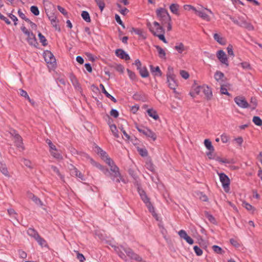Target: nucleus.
<instances>
[{
  "mask_svg": "<svg viewBox=\"0 0 262 262\" xmlns=\"http://www.w3.org/2000/svg\"><path fill=\"white\" fill-rule=\"evenodd\" d=\"M179 5L177 4H172L171 5H170V6H169V9H170V11L177 15H179Z\"/></svg>",
  "mask_w": 262,
  "mask_h": 262,
  "instance_id": "393cba45",
  "label": "nucleus"
},
{
  "mask_svg": "<svg viewBox=\"0 0 262 262\" xmlns=\"http://www.w3.org/2000/svg\"><path fill=\"white\" fill-rule=\"evenodd\" d=\"M110 115L115 118H117L119 116V113L117 110L112 109L110 112Z\"/></svg>",
  "mask_w": 262,
  "mask_h": 262,
  "instance_id": "774afa93",
  "label": "nucleus"
},
{
  "mask_svg": "<svg viewBox=\"0 0 262 262\" xmlns=\"http://www.w3.org/2000/svg\"><path fill=\"white\" fill-rule=\"evenodd\" d=\"M242 27H244L248 29L249 30H254V27L250 23L247 21H243L241 23Z\"/></svg>",
  "mask_w": 262,
  "mask_h": 262,
  "instance_id": "c03bdc74",
  "label": "nucleus"
},
{
  "mask_svg": "<svg viewBox=\"0 0 262 262\" xmlns=\"http://www.w3.org/2000/svg\"><path fill=\"white\" fill-rule=\"evenodd\" d=\"M70 171L71 176L78 177L81 180H84L83 175L74 166L72 165L71 168H70Z\"/></svg>",
  "mask_w": 262,
  "mask_h": 262,
  "instance_id": "a211bd4d",
  "label": "nucleus"
},
{
  "mask_svg": "<svg viewBox=\"0 0 262 262\" xmlns=\"http://www.w3.org/2000/svg\"><path fill=\"white\" fill-rule=\"evenodd\" d=\"M27 40L28 43L32 46H35V44L37 43L35 35L33 34V33L32 34H30L29 36H28Z\"/></svg>",
  "mask_w": 262,
  "mask_h": 262,
  "instance_id": "c85d7f7f",
  "label": "nucleus"
},
{
  "mask_svg": "<svg viewBox=\"0 0 262 262\" xmlns=\"http://www.w3.org/2000/svg\"><path fill=\"white\" fill-rule=\"evenodd\" d=\"M227 50L229 55L232 56L233 57L234 56V52L233 51V47L232 45H228V46L227 48Z\"/></svg>",
  "mask_w": 262,
  "mask_h": 262,
  "instance_id": "bf43d9fd",
  "label": "nucleus"
},
{
  "mask_svg": "<svg viewBox=\"0 0 262 262\" xmlns=\"http://www.w3.org/2000/svg\"><path fill=\"white\" fill-rule=\"evenodd\" d=\"M208 13L213 15V12L209 9H203L202 10H197L196 11L195 14L201 17L203 19L209 21L211 20V17L209 15Z\"/></svg>",
  "mask_w": 262,
  "mask_h": 262,
  "instance_id": "6e6552de",
  "label": "nucleus"
},
{
  "mask_svg": "<svg viewBox=\"0 0 262 262\" xmlns=\"http://www.w3.org/2000/svg\"><path fill=\"white\" fill-rule=\"evenodd\" d=\"M180 74L182 77H183L185 79H188L189 77V73L185 70L180 71Z\"/></svg>",
  "mask_w": 262,
  "mask_h": 262,
  "instance_id": "4d7b16f0",
  "label": "nucleus"
},
{
  "mask_svg": "<svg viewBox=\"0 0 262 262\" xmlns=\"http://www.w3.org/2000/svg\"><path fill=\"white\" fill-rule=\"evenodd\" d=\"M52 170L53 172H54L55 173H56L59 177H60L61 178H62V176L60 174L59 169L54 166H51V167Z\"/></svg>",
  "mask_w": 262,
  "mask_h": 262,
  "instance_id": "0e129e2a",
  "label": "nucleus"
},
{
  "mask_svg": "<svg viewBox=\"0 0 262 262\" xmlns=\"http://www.w3.org/2000/svg\"><path fill=\"white\" fill-rule=\"evenodd\" d=\"M97 5L99 7L101 11H102L105 7V4L103 0H95Z\"/></svg>",
  "mask_w": 262,
  "mask_h": 262,
  "instance_id": "603ef678",
  "label": "nucleus"
},
{
  "mask_svg": "<svg viewBox=\"0 0 262 262\" xmlns=\"http://www.w3.org/2000/svg\"><path fill=\"white\" fill-rule=\"evenodd\" d=\"M115 17L116 21L119 24H120L121 26H122L123 28H124V24H123L122 21L121 20L120 16H119V15L116 14Z\"/></svg>",
  "mask_w": 262,
  "mask_h": 262,
  "instance_id": "338daca9",
  "label": "nucleus"
},
{
  "mask_svg": "<svg viewBox=\"0 0 262 262\" xmlns=\"http://www.w3.org/2000/svg\"><path fill=\"white\" fill-rule=\"evenodd\" d=\"M178 234L181 238H183L190 245L193 244V240L188 235L186 232L184 230H181L178 232Z\"/></svg>",
  "mask_w": 262,
  "mask_h": 262,
  "instance_id": "2eb2a0df",
  "label": "nucleus"
},
{
  "mask_svg": "<svg viewBox=\"0 0 262 262\" xmlns=\"http://www.w3.org/2000/svg\"><path fill=\"white\" fill-rule=\"evenodd\" d=\"M110 167L111 172L110 173L111 179L117 183L121 181L124 182L122 177L121 176L119 168L113 162L111 165H108Z\"/></svg>",
  "mask_w": 262,
  "mask_h": 262,
  "instance_id": "7ed1b4c3",
  "label": "nucleus"
},
{
  "mask_svg": "<svg viewBox=\"0 0 262 262\" xmlns=\"http://www.w3.org/2000/svg\"><path fill=\"white\" fill-rule=\"evenodd\" d=\"M47 15L49 17V19H50L52 26L54 27L56 30L59 31L60 29V27L58 25V22L57 20L56 16L53 13H50V14H47Z\"/></svg>",
  "mask_w": 262,
  "mask_h": 262,
  "instance_id": "dca6fc26",
  "label": "nucleus"
},
{
  "mask_svg": "<svg viewBox=\"0 0 262 262\" xmlns=\"http://www.w3.org/2000/svg\"><path fill=\"white\" fill-rule=\"evenodd\" d=\"M257 105V101L255 97H252L250 100V102L249 103V107L252 110L255 109Z\"/></svg>",
  "mask_w": 262,
  "mask_h": 262,
  "instance_id": "c756f323",
  "label": "nucleus"
},
{
  "mask_svg": "<svg viewBox=\"0 0 262 262\" xmlns=\"http://www.w3.org/2000/svg\"><path fill=\"white\" fill-rule=\"evenodd\" d=\"M83 158L89 163H90L93 166L101 170L105 174H107L108 172V170L107 168H105L102 165L95 161L92 158L90 157L87 154H83Z\"/></svg>",
  "mask_w": 262,
  "mask_h": 262,
  "instance_id": "0eeeda50",
  "label": "nucleus"
},
{
  "mask_svg": "<svg viewBox=\"0 0 262 262\" xmlns=\"http://www.w3.org/2000/svg\"><path fill=\"white\" fill-rule=\"evenodd\" d=\"M252 121L256 125L259 126L262 125V120L258 116H254Z\"/></svg>",
  "mask_w": 262,
  "mask_h": 262,
  "instance_id": "a19ab883",
  "label": "nucleus"
},
{
  "mask_svg": "<svg viewBox=\"0 0 262 262\" xmlns=\"http://www.w3.org/2000/svg\"><path fill=\"white\" fill-rule=\"evenodd\" d=\"M212 248L213 251L217 254H222L224 252L223 250L218 246L214 245L212 246Z\"/></svg>",
  "mask_w": 262,
  "mask_h": 262,
  "instance_id": "a18cd8bd",
  "label": "nucleus"
},
{
  "mask_svg": "<svg viewBox=\"0 0 262 262\" xmlns=\"http://www.w3.org/2000/svg\"><path fill=\"white\" fill-rule=\"evenodd\" d=\"M110 127L113 135L116 138H119V136L118 134V130L116 126L114 124H112L110 126Z\"/></svg>",
  "mask_w": 262,
  "mask_h": 262,
  "instance_id": "e433bc0d",
  "label": "nucleus"
},
{
  "mask_svg": "<svg viewBox=\"0 0 262 262\" xmlns=\"http://www.w3.org/2000/svg\"><path fill=\"white\" fill-rule=\"evenodd\" d=\"M215 159L216 161H218V162L222 163H228V164L230 163V161L229 159H227L225 158H222L221 157H216Z\"/></svg>",
  "mask_w": 262,
  "mask_h": 262,
  "instance_id": "8fccbe9b",
  "label": "nucleus"
},
{
  "mask_svg": "<svg viewBox=\"0 0 262 262\" xmlns=\"http://www.w3.org/2000/svg\"><path fill=\"white\" fill-rule=\"evenodd\" d=\"M184 9L185 10H193L195 13H196V11H197V9H196L195 8H194V7H193L191 5H185L184 6Z\"/></svg>",
  "mask_w": 262,
  "mask_h": 262,
  "instance_id": "052dcab7",
  "label": "nucleus"
},
{
  "mask_svg": "<svg viewBox=\"0 0 262 262\" xmlns=\"http://www.w3.org/2000/svg\"><path fill=\"white\" fill-rule=\"evenodd\" d=\"M188 47L185 46L182 42L177 43L174 46V49L180 54H182L184 52H186L188 50Z\"/></svg>",
  "mask_w": 262,
  "mask_h": 262,
  "instance_id": "412c9836",
  "label": "nucleus"
},
{
  "mask_svg": "<svg viewBox=\"0 0 262 262\" xmlns=\"http://www.w3.org/2000/svg\"><path fill=\"white\" fill-rule=\"evenodd\" d=\"M147 26L148 28L149 31L153 34L154 35L156 36L160 33H164V29L161 26L159 23L157 21H154L153 25L150 23L148 22L147 23Z\"/></svg>",
  "mask_w": 262,
  "mask_h": 262,
  "instance_id": "39448f33",
  "label": "nucleus"
},
{
  "mask_svg": "<svg viewBox=\"0 0 262 262\" xmlns=\"http://www.w3.org/2000/svg\"><path fill=\"white\" fill-rule=\"evenodd\" d=\"M146 204V206L149 210V211L152 213V215L155 216V217H157V215L156 214L155 212V210H154V207L152 206V205L151 204L150 202L149 201H148V203H145Z\"/></svg>",
  "mask_w": 262,
  "mask_h": 262,
  "instance_id": "3c124183",
  "label": "nucleus"
},
{
  "mask_svg": "<svg viewBox=\"0 0 262 262\" xmlns=\"http://www.w3.org/2000/svg\"><path fill=\"white\" fill-rule=\"evenodd\" d=\"M30 10L31 12L34 14L35 15H38L39 14V11L38 8L36 6H33L30 8Z\"/></svg>",
  "mask_w": 262,
  "mask_h": 262,
  "instance_id": "5fc2aeb1",
  "label": "nucleus"
},
{
  "mask_svg": "<svg viewBox=\"0 0 262 262\" xmlns=\"http://www.w3.org/2000/svg\"><path fill=\"white\" fill-rule=\"evenodd\" d=\"M139 192L143 201L145 203H148V201H149V199L147 198V195H146L145 192L143 190H140Z\"/></svg>",
  "mask_w": 262,
  "mask_h": 262,
  "instance_id": "ea45409f",
  "label": "nucleus"
},
{
  "mask_svg": "<svg viewBox=\"0 0 262 262\" xmlns=\"http://www.w3.org/2000/svg\"><path fill=\"white\" fill-rule=\"evenodd\" d=\"M0 170L6 177H9L10 176L7 168L5 164L0 163Z\"/></svg>",
  "mask_w": 262,
  "mask_h": 262,
  "instance_id": "72a5a7b5",
  "label": "nucleus"
},
{
  "mask_svg": "<svg viewBox=\"0 0 262 262\" xmlns=\"http://www.w3.org/2000/svg\"><path fill=\"white\" fill-rule=\"evenodd\" d=\"M155 48H156L158 55L160 58L162 59H166V53L165 51L159 46H155Z\"/></svg>",
  "mask_w": 262,
  "mask_h": 262,
  "instance_id": "bb28decb",
  "label": "nucleus"
},
{
  "mask_svg": "<svg viewBox=\"0 0 262 262\" xmlns=\"http://www.w3.org/2000/svg\"><path fill=\"white\" fill-rule=\"evenodd\" d=\"M141 76L143 78L147 77L149 75L148 72L145 67H141L139 70Z\"/></svg>",
  "mask_w": 262,
  "mask_h": 262,
  "instance_id": "2f4dec72",
  "label": "nucleus"
},
{
  "mask_svg": "<svg viewBox=\"0 0 262 262\" xmlns=\"http://www.w3.org/2000/svg\"><path fill=\"white\" fill-rule=\"evenodd\" d=\"M138 151L142 157H145L147 156L148 152L145 148H138Z\"/></svg>",
  "mask_w": 262,
  "mask_h": 262,
  "instance_id": "864d4df0",
  "label": "nucleus"
},
{
  "mask_svg": "<svg viewBox=\"0 0 262 262\" xmlns=\"http://www.w3.org/2000/svg\"><path fill=\"white\" fill-rule=\"evenodd\" d=\"M51 155L55 158L57 159H61L62 158L61 154L57 151V150H55V151L53 150L50 152Z\"/></svg>",
  "mask_w": 262,
  "mask_h": 262,
  "instance_id": "09e8293b",
  "label": "nucleus"
},
{
  "mask_svg": "<svg viewBox=\"0 0 262 262\" xmlns=\"http://www.w3.org/2000/svg\"><path fill=\"white\" fill-rule=\"evenodd\" d=\"M229 138L227 135L223 134L221 136V141L223 143H226L229 141Z\"/></svg>",
  "mask_w": 262,
  "mask_h": 262,
  "instance_id": "69168bd1",
  "label": "nucleus"
},
{
  "mask_svg": "<svg viewBox=\"0 0 262 262\" xmlns=\"http://www.w3.org/2000/svg\"><path fill=\"white\" fill-rule=\"evenodd\" d=\"M96 152L97 154L101 157V159L105 162V163L108 164V165H111V164H112L113 160L108 156L107 154L105 151H103L100 147H96Z\"/></svg>",
  "mask_w": 262,
  "mask_h": 262,
  "instance_id": "9b49d317",
  "label": "nucleus"
},
{
  "mask_svg": "<svg viewBox=\"0 0 262 262\" xmlns=\"http://www.w3.org/2000/svg\"><path fill=\"white\" fill-rule=\"evenodd\" d=\"M173 68L169 67L167 73V81L169 87L173 90H176L178 84L173 74Z\"/></svg>",
  "mask_w": 262,
  "mask_h": 262,
  "instance_id": "20e7f679",
  "label": "nucleus"
},
{
  "mask_svg": "<svg viewBox=\"0 0 262 262\" xmlns=\"http://www.w3.org/2000/svg\"><path fill=\"white\" fill-rule=\"evenodd\" d=\"M39 40L43 46L47 45V41L45 37L41 33H39L38 34Z\"/></svg>",
  "mask_w": 262,
  "mask_h": 262,
  "instance_id": "49530a36",
  "label": "nucleus"
},
{
  "mask_svg": "<svg viewBox=\"0 0 262 262\" xmlns=\"http://www.w3.org/2000/svg\"><path fill=\"white\" fill-rule=\"evenodd\" d=\"M111 246L122 259L126 260V256L122 251V250H123L126 253V255L131 259L136 260L138 261L142 260V258L139 255L134 253L132 250L129 248H124L122 246L119 247L115 245H111Z\"/></svg>",
  "mask_w": 262,
  "mask_h": 262,
  "instance_id": "f257e3e1",
  "label": "nucleus"
},
{
  "mask_svg": "<svg viewBox=\"0 0 262 262\" xmlns=\"http://www.w3.org/2000/svg\"><path fill=\"white\" fill-rule=\"evenodd\" d=\"M205 147L210 151H213L214 148L212 145L211 142L209 139H205L204 141Z\"/></svg>",
  "mask_w": 262,
  "mask_h": 262,
  "instance_id": "f704fd0d",
  "label": "nucleus"
},
{
  "mask_svg": "<svg viewBox=\"0 0 262 262\" xmlns=\"http://www.w3.org/2000/svg\"><path fill=\"white\" fill-rule=\"evenodd\" d=\"M127 72L128 75L130 79L133 80L136 79V75L133 72L131 71L130 70H129L128 69L127 70Z\"/></svg>",
  "mask_w": 262,
  "mask_h": 262,
  "instance_id": "e2e57ef3",
  "label": "nucleus"
},
{
  "mask_svg": "<svg viewBox=\"0 0 262 262\" xmlns=\"http://www.w3.org/2000/svg\"><path fill=\"white\" fill-rule=\"evenodd\" d=\"M43 57L47 63L53 67L56 63V59L52 52L48 50L45 51L43 52Z\"/></svg>",
  "mask_w": 262,
  "mask_h": 262,
  "instance_id": "1a4fd4ad",
  "label": "nucleus"
},
{
  "mask_svg": "<svg viewBox=\"0 0 262 262\" xmlns=\"http://www.w3.org/2000/svg\"><path fill=\"white\" fill-rule=\"evenodd\" d=\"M202 91L207 99H210L212 96L211 89L208 86H203Z\"/></svg>",
  "mask_w": 262,
  "mask_h": 262,
  "instance_id": "5701e85b",
  "label": "nucleus"
},
{
  "mask_svg": "<svg viewBox=\"0 0 262 262\" xmlns=\"http://www.w3.org/2000/svg\"><path fill=\"white\" fill-rule=\"evenodd\" d=\"M216 56L221 62L225 64L227 66H228L229 63L228 58L224 51L223 50L218 51L216 53Z\"/></svg>",
  "mask_w": 262,
  "mask_h": 262,
  "instance_id": "ddd939ff",
  "label": "nucleus"
},
{
  "mask_svg": "<svg viewBox=\"0 0 262 262\" xmlns=\"http://www.w3.org/2000/svg\"><path fill=\"white\" fill-rule=\"evenodd\" d=\"M156 13L158 19L161 21L163 25L167 21H171V18L167 10L163 8H159L156 10Z\"/></svg>",
  "mask_w": 262,
  "mask_h": 262,
  "instance_id": "f03ea898",
  "label": "nucleus"
},
{
  "mask_svg": "<svg viewBox=\"0 0 262 262\" xmlns=\"http://www.w3.org/2000/svg\"><path fill=\"white\" fill-rule=\"evenodd\" d=\"M219 177L225 191L226 192H229L230 184V180L229 178L224 173H220Z\"/></svg>",
  "mask_w": 262,
  "mask_h": 262,
  "instance_id": "9d476101",
  "label": "nucleus"
},
{
  "mask_svg": "<svg viewBox=\"0 0 262 262\" xmlns=\"http://www.w3.org/2000/svg\"><path fill=\"white\" fill-rule=\"evenodd\" d=\"M234 101L236 104L240 107L246 108L249 107V103L246 99L241 96H237L234 98Z\"/></svg>",
  "mask_w": 262,
  "mask_h": 262,
  "instance_id": "f8f14e48",
  "label": "nucleus"
},
{
  "mask_svg": "<svg viewBox=\"0 0 262 262\" xmlns=\"http://www.w3.org/2000/svg\"><path fill=\"white\" fill-rule=\"evenodd\" d=\"M214 78L220 85H222L225 82V77L223 73L220 71L215 72L214 75Z\"/></svg>",
  "mask_w": 262,
  "mask_h": 262,
  "instance_id": "4468645a",
  "label": "nucleus"
},
{
  "mask_svg": "<svg viewBox=\"0 0 262 262\" xmlns=\"http://www.w3.org/2000/svg\"><path fill=\"white\" fill-rule=\"evenodd\" d=\"M70 80L71 82L75 88H78L79 86V83L78 81V80L77 79L75 76H74L73 75H71L70 76Z\"/></svg>",
  "mask_w": 262,
  "mask_h": 262,
  "instance_id": "4c0bfd02",
  "label": "nucleus"
},
{
  "mask_svg": "<svg viewBox=\"0 0 262 262\" xmlns=\"http://www.w3.org/2000/svg\"><path fill=\"white\" fill-rule=\"evenodd\" d=\"M137 130L140 133L143 134L146 137L151 138L153 141H155L157 139V135L149 128L144 126H136Z\"/></svg>",
  "mask_w": 262,
  "mask_h": 262,
  "instance_id": "423d86ee",
  "label": "nucleus"
},
{
  "mask_svg": "<svg viewBox=\"0 0 262 262\" xmlns=\"http://www.w3.org/2000/svg\"><path fill=\"white\" fill-rule=\"evenodd\" d=\"M35 240L41 247H46L47 246V242L39 235L37 236V238Z\"/></svg>",
  "mask_w": 262,
  "mask_h": 262,
  "instance_id": "473e14b6",
  "label": "nucleus"
},
{
  "mask_svg": "<svg viewBox=\"0 0 262 262\" xmlns=\"http://www.w3.org/2000/svg\"><path fill=\"white\" fill-rule=\"evenodd\" d=\"M240 64L244 69L247 70L251 69L250 64L248 62H243L241 63Z\"/></svg>",
  "mask_w": 262,
  "mask_h": 262,
  "instance_id": "680f3d73",
  "label": "nucleus"
},
{
  "mask_svg": "<svg viewBox=\"0 0 262 262\" xmlns=\"http://www.w3.org/2000/svg\"><path fill=\"white\" fill-rule=\"evenodd\" d=\"M20 95L27 98L31 104H33L34 102L30 98L26 91L24 90H20Z\"/></svg>",
  "mask_w": 262,
  "mask_h": 262,
  "instance_id": "37998d69",
  "label": "nucleus"
},
{
  "mask_svg": "<svg viewBox=\"0 0 262 262\" xmlns=\"http://www.w3.org/2000/svg\"><path fill=\"white\" fill-rule=\"evenodd\" d=\"M28 198L32 200L37 205L39 206H42L43 205L42 201L34 194L28 192L27 193Z\"/></svg>",
  "mask_w": 262,
  "mask_h": 262,
  "instance_id": "6ab92c4d",
  "label": "nucleus"
},
{
  "mask_svg": "<svg viewBox=\"0 0 262 262\" xmlns=\"http://www.w3.org/2000/svg\"><path fill=\"white\" fill-rule=\"evenodd\" d=\"M147 112L148 114V115L152 118L153 119H154L155 120H158L159 119V116L157 114V112L154 110V109H152V108H150V109H148L147 111Z\"/></svg>",
  "mask_w": 262,
  "mask_h": 262,
  "instance_id": "cd10ccee",
  "label": "nucleus"
},
{
  "mask_svg": "<svg viewBox=\"0 0 262 262\" xmlns=\"http://www.w3.org/2000/svg\"><path fill=\"white\" fill-rule=\"evenodd\" d=\"M193 249H194V251L195 253V254L198 255V256H201L203 254V251L202 250L199 248L198 246H194L193 247Z\"/></svg>",
  "mask_w": 262,
  "mask_h": 262,
  "instance_id": "6e6d98bb",
  "label": "nucleus"
},
{
  "mask_svg": "<svg viewBox=\"0 0 262 262\" xmlns=\"http://www.w3.org/2000/svg\"><path fill=\"white\" fill-rule=\"evenodd\" d=\"M13 140L15 142V145L20 150H23L24 149L22 142V138L19 135L15 134L13 137Z\"/></svg>",
  "mask_w": 262,
  "mask_h": 262,
  "instance_id": "f3484780",
  "label": "nucleus"
},
{
  "mask_svg": "<svg viewBox=\"0 0 262 262\" xmlns=\"http://www.w3.org/2000/svg\"><path fill=\"white\" fill-rule=\"evenodd\" d=\"M150 71L151 72L156 76H162V72L160 69V68L157 66L154 67L152 66H150Z\"/></svg>",
  "mask_w": 262,
  "mask_h": 262,
  "instance_id": "a878e982",
  "label": "nucleus"
},
{
  "mask_svg": "<svg viewBox=\"0 0 262 262\" xmlns=\"http://www.w3.org/2000/svg\"><path fill=\"white\" fill-rule=\"evenodd\" d=\"M214 39L221 45L225 43V41L223 38L221 37L218 34L215 33L213 35Z\"/></svg>",
  "mask_w": 262,
  "mask_h": 262,
  "instance_id": "58836bf2",
  "label": "nucleus"
},
{
  "mask_svg": "<svg viewBox=\"0 0 262 262\" xmlns=\"http://www.w3.org/2000/svg\"><path fill=\"white\" fill-rule=\"evenodd\" d=\"M27 233L29 235L33 237L35 239L37 238V236H38V233L34 229L30 228L28 230Z\"/></svg>",
  "mask_w": 262,
  "mask_h": 262,
  "instance_id": "79ce46f5",
  "label": "nucleus"
},
{
  "mask_svg": "<svg viewBox=\"0 0 262 262\" xmlns=\"http://www.w3.org/2000/svg\"><path fill=\"white\" fill-rule=\"evenodd\" d=\"M100 86L102 88V93H104L105 96L111 99L113 102H116V99L113 97L112 96V95H111L106 91V90L105 89V88L104 86V85L102 84H101L100 85Z\"/></svg>",
  "mask_w": 262,
  "mask_h": 262,
  "instance_id": "7c9ffc66",
  "label": "nucleus"
},
{
  "mask_svg": "<svg viewBox=\"0 0 262 262\" xmlns=\"http://www.w3.org/2000/svg\"><path fill=\"white\" fill-rule=\"evenodd\" d=\"M145 166L147 169L151 172H154L155 171V166L150 158L146 159Z\"/></svg>",
  "mask_w": 262,
  "mask_h": 262,
  "instance_id": "b1692460",
  "label": "nucleus"
},
{
  "mask_svg": "<svg viewBox=\"0 0 262 262\" xmlns=\"http://www.w3.org/2000/svg\"><path fill=\"white\" fill-rule=\"evenodd\" d=\"M242 206L248 211H254L255 210L254 207L246 202H243Z\"/></svg>",
  "mask_w": 262,
  "mask_h": 262,
  "instance_id": "de8ad7c7",
  "label": "nucleus"
},
{
  "mask_svg": "<svg viewBox=\"0 0 262 262\" xmlns=\"http://www.w3.org/2000/svg\"><path fill=\"white\" fill-rule=\"evenodd\" d=\"M81 17L86 22L89 23L91 21L90 15L87 11H83L81 13Z\"/></svg>",
  "mask_w": 262,
  "mask_h": 262,
  "instance_id": "c9c22d12",
  "label": "nucleus"
},
{
  "mask_svg": "<svg viewBox=\"0 0 262 262\" xmlns=\"http://www.w3.org/2000/svg\"><path fill=\"white\" fill-rule=\"evenodd\" d=\"M116 55L120 57L122 59H125L126 60H129L130 57L128 54H127L122 49H117L116 51Z\"/></svg>",
  "mask_w": 262,
  "mask_h": 262,
  "instance_id": "4be33fe9",
  "label": "nucleus"
},
{
  "mask_svg": "<svg viewBox=\"0 0 262 262\" xmlns=\"http://www.w3.org/2000/svg\"><path fill=\"white\" fill-rule=\"evenodd\" d=\"M221 93L222 94L230 96V94L228 92L227 89L225 87V85L223 84L221 85Z\"/></svg>",
  "mask_w": 262,
  "mask_h": 262,
  "instance_id": "13d9d810",
  "label": "nucleus"
},
{
  "mask_svg": "<svg viewBox=\"0 0 262 262\" xmlns=\"http://www.w3.org/2000/svg\"><path fill=\"white\" fill-rule=\"evenodd\" d=\"M131 32H134L136 34L138 35L140 38L142 39H145L147 37L146 33L142 29L133 28Z\"/></svg>",
  "mask_w": 262,
  "mask_h": 262,
  "instance_id": "aec40b11",
  "label": "nucleus"
}]
</instances>
